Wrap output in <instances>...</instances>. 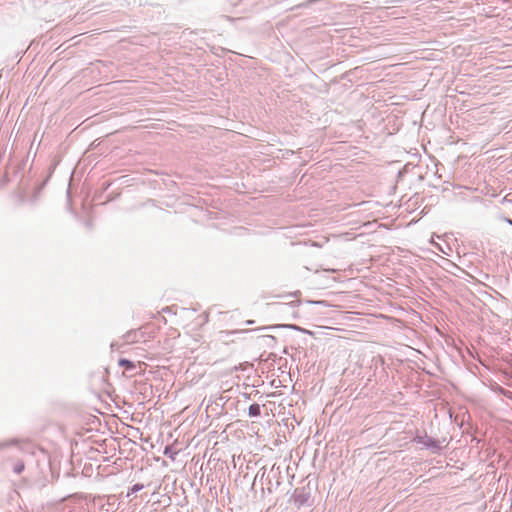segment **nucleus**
I'll return each mask as SVG.
<instances>
[{
    "label": "nucleus",
    "instance_id": "nucleus-1",
    "mask_svg": "<svg viewBox=\"0 0 512 512\" xmlns=\"http://www.w3.org/2000/svg\"><path fill=\"white\" fill-rule=\"evenodd\" d=\"M310 497H311V492H310L309 487L296 488L292 495L294 504L297 507L309 505Z\"/></svg>",
    "mask_w": 512,
    "mask_h": 512
},
{
    "label": "nucleus",
    "instance_id": "nucleus-2",
    "mask_svg": "<svg viewBox=\"0 0 512 512\" xmlns=\"http://www.w3.org/2000/svg\"><path fill=\"white\" fill-rule=\"evenodd\" d=\"M414 442L423 445L426 449L432 451L433 453H437L441 450L440 442L432 437L427 436L426 434L415 436Z\"/></svg>",
    "mask_w": 512,
    "mask_h": 512
},
{
    "label": "nucleus",
    "instance_id": "nucleus-3",
    "mask_svg": "<svg viewBox=\"0 0 512 512\" xmlns=\"http://www.w3.org/2000/svg\"><path fill=\"white\" fill-rule=\"evenodd\" d=\"M261 415L260 405L257 403H253L248 408V416L249 417H259Z\"/></svg>",
    "mask_w": 512,
    "mask_h": 512
},
{
    "label": "nucleus",
    "instance_id": "nucleus-4",
    "mask_svg": "<svg viewBox=\"0 0 512 512\" xmlns=\"http://www.w3.org/2000/svg\"><path fill=\"white\" fill-rule=\"evenodd\" d=\"M119 366L124 367L127 371H132L136 369V364L128 359H120L118 362Z\"/></svg>",
    "mask_w": 512,
    "mask_h": 512
},
{
    "label": "nucleus",
    "instance_id": "nucleus-5",
    "mask_svg": "<svg viewBox=\"0 0 512 512\" xmlns=\"http://www.w3.org/2000/svg\"><path fill=\"white\" fill-rule=\"evenodd\" d=\"M265 474H266V469L265 468H262L258 471V473L256 474L255 476V479H254V484L256 483L257 480H259L260 482L263 481L264 477H265Z\"/></svg>",
    "mask_w": 512,
    "mask_h": 512
},
{
    "label": "nucleus",
    "instance_id": "nucleus-6",
    "mask_svg": "<svg viewBox=\"0 0 512 512\" xmlns=\"http://www.w3.org/2000/svg\"><path fill=\"white\" fill-rule=\"evenodd\" d=\"M143 488H144V485H143V484L136 483V484H134V485L130 488V492L128 493V495L133 494V493H137V492L141 491Z\"/></svg>",
    "mask_w": 512,
    "mask_h": 512
},
{
    "label": "nucleus",
    "instance_id": "nucleus-7",
    "mask_svg": "<svg viewBox=\"0 0 512 512\" xmlns=\"http://www.w3.org/2000/svg\"><path fill=\"white\" fill-rule=\"evenodd\" d=\"M25 466H24V463L23 462H18L15 464L14 468H13V471L16 473V474H20L22 473V471L24 470Z\"/></svg>",
    "mask_w": 512,
    "mask_h": 512
},
{
    "label": "nucleus",
    "instance_id": "nucleus-8",
    "mask_svg": "<svg viewBox=\"0 0 512 512\" xmlns=\"http://www.w3.org/2000/svg\"><path fill=\"white\" fill-rule=\"evenodd\" d=\"M135 337H136V332H134V331H130L124 336L126 342H134Z\"/></svg>",
    "mask_w": 512,
    "mask_h": 512
},
{
    "label": "nucleus",
    "instance_id": "nucleus-9",
    "mask_svg": "<svg viewBox=\"0 0 512 512\" xmlns=\"http://www.w3.org/2000/svg\"><path fill=\"white\" fill-rule=\"evenodd\" d=\"M16 443H17L16 440L0 442V450L4 449L5 447H7L9 445L16 444Z\"/></svg>",
    "mask_w": 512,
    "mask_h": 512
},
{
    "label": "nucleus",
    "instance_id": "nucleus-10",
    "mask_svg": "<svg viewBox=\"0 0 512 512\" xmlns=\"http://www.w3.org/2000/svg\"><path fill=\"white\" fill-rule=\"evenodd\" d=\"M282 327H286V328H290V329H294V330H298V331H305L304 329H302L296 325H293V324L283 325Z\"/></svg>",
    "mask_w": 512,
    "mask_h": 512
},
{
    "label": "nucleus",
    "instance_id": "nucleus-11",
    "mask_svg": "<svg viewBox=\"0 0 512 512\" xmlns=\"http://www.w3.org/2000/svg\"><path fill=\"white\" fill-rule=\"evenodd\" d=\"M244 332H249V330L244 329V330H236V331L225 332V333L226 334H234V333H244Z\"/></svg>",
    "mask_w": 512,
    "mask_h": 512
},
{
    "label": "nucleus",
    "instance_id": "nucleus-12",
    "mask_svg": "<svg viewBox=\"0 0 512 512\" xmlns=\"http://www.w3.org/2000/svg\"><path fill=\"white\" fill-rule=\"evenodd\" d=\"M270 485H271V480L268 481V487H267V490L269 493L272 492V488L270 487Z\"/></svg>",
    "mask_w": 512,
    "mask_h": 512
},
{
    "label": "nucleus",
    "instance_id": "nucleus-13",
    "mask_svg": "<svg viewBox=\"0 0 512 512\" xmlns=\"http://www.w3.org/2000/svg\"><path fill=\"white\" fill-rule=\"evenodd\" d=\"M277 326H267V327H264L263 329H274L276 328Z\"/></svg>",
    "mask_w": 512,
    "mask_h": 512
},
{
    "label": "nucleus",
    "instance_id": "nucleus-14",
    "mask_svg": "<svg viewBox=\"0 0 512 512\" xmlns=\"http://www.w3.org/2000/svg\"><path fill=\"white\" fill-rule=\"evenodd\" d=\"M246 323L249 324V325H252V323H254V321L253 320H248Z\"/></svg>",
    "mask_w": 512,
    "mask_h": 512
}]
</instances>
